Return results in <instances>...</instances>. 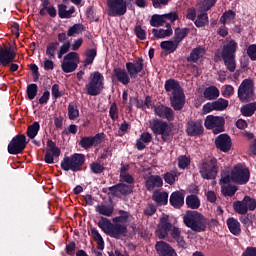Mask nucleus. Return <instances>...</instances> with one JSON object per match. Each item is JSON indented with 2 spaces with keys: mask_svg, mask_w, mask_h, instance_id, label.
Masks as SVG:
<instances>
[{
  "mask_svg": "<svg viewBox=\"0 0 256 256\" xmlns=\"http://www.w3.org/2000/svg\"><path fill=\"white\" fill-rule=\"evenodd\" d=\"M165 91L169 93L171 106L175 111H181L185 105V93L179 82L175 79H169L165 82Z\"/></svg>",
  "mask_w": 256,
  "mask_h": 256,
  "instance_id": "f257e3e1",
  "label": "nucleus"
},
{
  "mask_svg": "<svg viewBox=\"0 0 256 256\" xmlns=\"http://www.w3.org/2000/svg\"><path fill=\"white\" fill-rule=\"evenodd\" d=\"M251 179V171L245 164L235 165L230 174L222 176V183H236L237 185H247Z\"/></svg>",
  "mask_w": 256,
  "mask_h": 256,
  "instance_id": "f03ea898",
  "label": "nucleus"
},
{
  "mask_svg": "<svg viewBox=\"0 0 256 256\" xmlns=\"http://www.w3.org/2000/svg\"><path fill=\"white\" fill-rule=\"evenodd\" d=\"M183 223L195 233H202L207 229V219L198 211H187Z\"/></svg>",
  "mask_w": 256,
  "mask_h": 256,
  "instance_id": "7ed1b4c3",
  "label": "nucleus"
},
{
  "mask_svg": "<svg viewBox=\"0 0 256 256\" xmlns=\"http://www.w3.org/2000/svg\"><path fill=\"white\" fill-rule=\"evenodd\" d=\"M83 165H85V155L81 153H75L71 156H65L61 161V169L63 171H83Z\"/></svg>",
  "mask_w": 256,
  "mask_h": 256,
  "instance_id": "20e7f679",
  "label": "nucleus"
},
{
  "mask_svg": "<svg viewBox=\"0 0 256 256\" xmlns=\"http://www.w3.org/2000/svg\"><path fill=\"white\" fill-rule=\"evenodd\" d=\"M149 127L154 135H161L162 141H169L173 137V128L171 125L159 118L150 120Z\"/></svg>",
  "mask_w": 256,
  "mask_h": 256,
  "instance_id": "39448f33",
  "label": "nucleus"
},
{
  "mask_svg": "<svg viewBox=\"0 0 256 256\" xmlns=\"http://www.w3.org/2000/svg\"><path fill=\"white\" fill-rule=\"evenodd\" d=\"M105 85V77L99 71L90 74L89 82L86 84L85 89L87 95L95 97L100 95Z\"/></svg>",
  "mask_w": 256,
  "mask_h": 256,
  "instance_id": "423d86ee",
  "label": "nucleus"
},
{
  "mask_svg": "<svg viewBox=\"0 0 256 256\" xmlns=\"http://www.w3.org/2000/svg\"><path fill=\"white\" fill-rule=\"evenodd\" d=\"M199 173L202 179H215L217 177V173H219V166H217V159L215 158H207L202 160V162L198 166Z\"/></svg>",
  "mask_w": 256,
  "mask_h": 256,
  "instance_id": "0eeeda50",
  "label": "nucleus"
},
{
  "mask_svg": "<svg viewBox=\"0 0 256 256\" xmlns=\"http://www.w3.org/2000/svg\"><path fill=\"white\" fill-rule=\"evenodd\" d=\"M237 51V42L230 40L222 50V59H224L225 66L230 73L236 69L235 65V52Z\"/></svg>",
  "mask_w": 256,
  "mask_h": 256,
  "instance_id": "6e6552de",
  "label": "nucleus"
},
{
  "mask_svg": "<svg viewBox=\"0 0 256 256\" xmlns=\"http://www.w3.org/2000/svg\"><path fill=\"white\" fill-rule=\"evenodd\" d=\"M81 63V57L77 52H69L66 54L61 63V69L64 73H73L77 71Z\"/></svg>",
  "mask_w": 256,
  "mask_h": 256,
  "instance_id": "1a4fd4ad",
  "label": "nucleus"
},
{
  "mask_svg": "<svg viewBox=\"0 0 256 256\" xmlns=\"http://www.w3.org/2000/svg\"><path fill=\"white\" fill-rule=\"evenodd\" d=\"M254 97L255 92L253 91V80H243L238 88V99L242 103H248V101H253Z\"/></svg>",
  "mask_w": 256,
  "mask_h": 256,
  "instance_id": "9d476101",
  "label": "nucleus"
},
{
  "mask_svg": "<svg viewBox=\"0 0 256 256\" xmlns=\"http://www.w3.org/2000/svg\"><path fill=\"white\" fill-rule=\"evenodd\" d=\"M107 7L109 17H122L127 13V0H107Z\"/></svg>",
  "mask_w": 256,
  "mask_h": 256,
  "instance_id": "9b49d317",
  "label": "nucleus"
},
{
  "mask_svg": "<svg viewBox=\"0 0 256 256\" xmlns=\"http://www.w3.org/2000/svg\"><path fill=\"white\" fill-rule=\"evenodd\" d=\"M233 209L239 215H246L248 211L256 210V200L250 196H245L242 201H235Z\"/></svg>",
  "mask_w": 256,
  "mask_h": 256,
  "instance_id": "f8f14e48",
  "label": "nucleus"
},
{
  "mask_svg": "<svg viewBox=\"0 0 256 256\" xmlns=\"http://www.w3.org/2000/svg\"><path fill=\"white\" fill-rule=\"evenodd\" d=\"M25 147H27V137L23 134H19L8 144V153H10V155H19V153H23Z\"/></svg>",
  "mask_w": 256,
  "mask_h": 256,
  "instance_id": "ddd939ff",
  "label": "nucleus"
},
{
  "mask_svg": "<svg viewBox=\"0 0 256 256\" xmlns=\"http://www.w3.org/2000/svg\"><path fill=\"white\" fill-rule=\"evenodd\" d=\"M204 125L206 129H213V133L218 135V133H223L225 127V118L221 116L209 115L206 117Z\"/></svg>",
  "mask_w": 256,
  "mask_h": 256,
  "instance_id": "4468645a",
  "label": "nucleus"
},
{
  "mask_svg": "<svg viewBox=\"0 0 256 256\" xmlns=\"http://www.w3.org/2000/svg\"><path fill=\"white\" fill-rule=\"evenodd\" d=\"M16 57L17 52H15V48H13L12 46L0 47V63L4 67H7V65L13 63Z\"/></svg>",
  "mask_w": 256,
  "mask_h": 256,
  "instance_id": "2eb2a0df",
  "label": "nucleus"
},
{
  "mask_svg": "<svg viewBox=\"0 0 256 256\" xmlns=\"http://www.w3.org/2000/svg\"><path fill=\"white\" fill-rule=\"evenodd\" d=\"M59 155H61V149L57 147V144H55V142H53L52 140H48L44 156L45 163H55V159L59 158Z\"/></svg>",
  "mask_w": 256,
  "mask_h": 256,
  "instance_id": "dca6fc26",
  "label": "nucleus"
},
{
  "mask_svg": "<svg viewBox=\"0 0 256 256\" xmlns=\"http://www.w3.org/2000/svg\"><path fill=\"white\" fill-rule=\"evenodd\" d=\"M145 62L143 58H137L133 62L126 63V71H128L131 79H137V75L143 72Z\"/></svg>",
  "mask_w": 256,
  "mask_h": 256,
  "instance_id": "f3484780",
  "label": "nucleus"
},
{
  "mask_svg": "<svg viewBox=\"0 0 256 256\" xmlns=\"http://www.w3.org/2000/svg\"><path fill=\"white\" fill-rule=\"evenodd\" d=\"M104 134H96L95 136L82 137L79 145L82 149H91V147H97V145H101L103 143Z\"/></svg>",
  "mask_w": 256,
  "mask_h": 256,
  "instance_id": "a211bd4d",
  "label": "nucleus"
},
{
  "mask_svg": "<svg viewBox=\"0 0 256 256\" xmlns=\"http://www.w3.org/2000/svg\"><path fill=\"white\" fill-rule=\"evenodd\" d=\"M203 121L201 120H190L186 124V133L190 137H198L203 135Z\"/></svg>",
  "mask_w": 256,
  "mask_h": 256,
  "instance_id": "6ab92c4d",
  "label": "nucleus"
},
{
  "mask_svg": "<svg viewBox=\"0 0 256 256\" xmlns=\"http://www.w3.org/2000/svg\"><path fill=\"white\" fill-rule=\"evenodd\" d=\"M154 113L157 115V117H160L161 119H167V121H173L175 119V113L173 112V109L163 104H157L154 106Z\"/></svg>",
  "mask_w": 256,
  "mask_h": 256,
  "instance_id": "aec40b11",
  "label": "nucleus"
},
{
  "mask_svg": "<svg viewBox=\"0 0 256 256\" xmlns=\"http://www.w3.org/2000/svg\"><path fill=\"white\" fill-rule=\"evenodd\" d=\"M171 227L172 224L169 223L168 218H161L156 230V235L158 239H165V237H168L169 231H171Z\"/></svg>",
  "mask_w": 256,
  "mask_h": 256,
  "instance_id": "412c9836",
  "label": "nucleus"
},
{
  "mask_svg": "<svg viewBox=\"0 0 256 256\" xmlns=\"http://www.w3.org/2000/svg\"><path fill=\"white\" fill-rule=\"evenodd\" d=\"M215 145L217 149L223 151V153H227V151H231V137L227 134H221L216 138Z\"/></svg>",
  "mask_w": 256,
  "mask_h": 256,
  "instance_id": "4be33fe9",
  "label": "nucleus"
},
{
  "mask_svg": "<svg viewBox=\"0 0 256 256\" xmlns=\"http://www.w3.org/2000/svg\"><path fill=\"white\" fill-rule=\"evenodd\" d=\"M206 53L207 50L205 49V47L198 46L191 51L189 57L187 58V61L189 63H199L203 61Z\"/></svg>",
  "mask_w": 256,
  "mask_h": 256,
  "instance_id": "5701e85b",
  "label": "nucleus"
},
{
  "mask_svg": "<svg viewBox=\"0 0 256 256\" xmlns=\"http://www.w3.org/2000/svg\"><path fill=\"white\" fill-rule=\"evenodd\" d=\"M156 251L160 256H177V252L164 241L156 243Z\"/></svg>",
  "mask_w": 256,
  "mask_h": 256,
  "instance_id": "b1692460",
  "label": "nucleus"
},
{
  "mask_svg": "<svg viewBox=\"0 0 256 256\" xmlns=\"http://www.w3.org/2000/svg\"><path fill=\"white\" fill-rule=\"evenodd\" d=\"M113 78L118 81V83H121L122 85H129L131 83V76L129 75V72L125 69L116 68L113 72Z\"/></svg>",
  "mask_w": 256,
  "mask_h": 256,
  "instance_id": "393cba45",
  "label": "nucleus"
},
{
  "mask_svg": "<svg viewBox=\"0 0 256 256\" xmlns=\"http://www.w3.org/2000/svg\"><path fill=\"white\" fill-rule=\"evenodd\" d=\"M147 191H153L155 188L163 187V178L159 175H151L145 181Z\"/></svg>",
  "mask_w": 256,
  "mask_h": 256,
  "instance_id": "a878e982",
  "label": "nucleus"
},
{
  "mask_svg": "<svg viewBox=\"0 0 256 256\" xmlns=\"http://www.w3.org/2000/svg\"><path fill=\"white\" fill-rule=\"evenodd\" d=\"M127 233V225L121 224L119 222L112 224L110 228V237H114L115 239H119V237L125 235Z\"/></svg>",
  "mask_w": 256,
  "mask_h": 256,
  "instance_id": "bb28decb",
  "label": "nucleus"
},
{
  "mask_svg": "<svg viewBox=\"0 0 256 256\" xmlns=\"http://www.w3.org/2000/svg\"><path fill=\"white\" fill-rule=\"evenodd\" d=\"M170 203L175 209H181L185 205V195L181 191L173 192L170 196Z\"/></svg>",
  "mask_w": 256,
  "mask_h": 256,
  "instance_id": "cd10ccee",
  "label": "nucleus"
},
{
  "mask_svg": "<svg viewBox=\"0 0 256 256\" xmlns=\"http://www.w3.org/2000/svg\"><path fill=\"white\" fill-rule=\"evenodd\" d=\"M221 192L225 197H233L237 193V186L229 184V182H223V178L220 180Z\"/></svg>",
  "mask_w": 256,
  "mask_h": 256,
  "instance_id": "c85d7f7f",
  "label": "nucleus"
},
{
  "mask_svg": "<svg viewBox=\"0 0 256 256\" xmlns=\"http://www.w3.org/2000/svg\"><path fill=\"white\" fill-rule=\"evenodd\" d=\"M167 29H153L152 34L156 39H165V37H171L173 35V29L171 28V24L166 25Z\"/></svg>",
  "mask_w": 256,
  "mask_h": 256,
  "instance_id": "c756f323",
  "label": "nucleus"
},
{
  "mask_svg": "<svg viewBox=\"0 0 256 256\" xmlns=\"http://www.w3.org/2000/svg\"><path fill=\"white\" fill-rule=\"evenodd\" d=\"M114 195L119 197L120 195H129L133 192V186L125 185V184H118L113 188Z\"/></svg>",
  "mask_w": 256,
  "mask_h": 256,
  "instance_id": "7c9ffc66",
  "label": "nucleus"
},
{
  "mask_svg": "<svg viewBox=\"0 0 256 256\" xmlns=\"http://www.w3.org/2000/svg\"><path fill=\"white\" fill-rule=\"evenodd\" d=\"M152 199L158 205H167L169 201V194L167 192L155 191L153 193Z\"/></svg>",
  "mask_w": 256,
  "mask_h": 256,
  "instance_id": "2f4dec72",
  "label": "nucleus"
},
{
  "mask_svg": "<svg viewBox=\"0 0 256 256\" xmlns=\"http://www.w3.org/2000/svg\"><path fill=\"white\" fill-rule=\"evenodd\" d=\"M73 13H75V7H71L69 10H67L66 5H58V15L60 19H71Z\"/></svg>",
  "mask_w": 256,
  "mask_h": 256,
  "instance_id": "473e14b6",
  "label": "nucleus"
},
{
  "mask_svg": "<svg viewBox=\"0 0 256 256\" xmlns=\"http://www.w3.org/2000/svg\"><path fill=\"white\" fill-rule=\"evenodd\" d=\"M113 211H115L113 205L100 204L96 206V212L99 213V215H104V217H111Z\"/></svg>",
  "mask_w": 256,
  "mask_h": 256,
  "instance_id": "72a5a7b5",
  "label": "nucleus"
},
{
  "mask_svg": "<svg viewBox=\"0 0 256 256\" xmlns=\"http://www.w3.org/2000/svg\"><path fill=\"white\" fill-rule=\"evenodd\" d=\"M227 226L229 231L232 232L233 235H239L241 233V224L235 218H229L227 220Z\"/></svg>",
  "mask_w": 256,
  "mask_h": 256,
  "instance_id": "f704fd0d",
  "label": "nucleus"
},
{
  "mask_svg": "<svg viewBox=\"0 0 256 256\" xmlns=\"http://www.w3.org/2000/svg\"><path fill=\"white\" fill-rule=\"evenodd\" d=\"M203 95L208 101H213L219 97V89L215 86H210L204 90Z\"/></svg>",
  "mask_w": 256,
  "mask_h": 256,
  "instance_id": "c9c22d12",
  "label": "nucleus"
},
{
  "mask_svg": "<svg viewBox=\"0 0 256 256\" xmlns=\"http://www.w3.org/2000/svg\"><path fill=\"white\" fill-rule=\"evenodd\" d=\"M160 47L166 51V53H175V51H177V47H179V44L175 40L163 41L161 42Z\"/></svg>",
  "mask_w": 256,
  "mask_h": 256,
  "instance_id": "e433bc0d",
  "label": "nucleus"
},
{
  "mask_svg": "<svg viewBox=\"0 0 256 256\" xmlns=\"http://www.w3.org/2000/svg\"><path fill=\"white\" fill-rule=\"evenodd\" d=\"M186 205L190 209H199L201 207V200L196 195H190L186 198Z\"/></svg>",
  "mask_w": 256,
  "mask_h": 256,
  "instance_id": "4c0bfd02",
  "label": "nucleus"
},
{
  "mask_svg": "<svg viewBox=\"0 0 256 256\" xmlns=\"http://www.w3.org/2000/svg\"><path fill=\"white\" fill-rule=\"evenodd\" d=\"M187 35H189V28H177L173 39L179 45Z\"/></svg>",
  "mask_w": 256,
  "mask_h": 256,
  "instance_id": "58836bf2",
  "label": "nucleus"
},
{
  "mask_svg": "<svg viewBox=\"0 0 256 256\" xmlns=\"http://www.w3.org/2000/svg\"><path fill=\"white\" fill-rule=\"evenodd\" d=\"M118 214L120 216L114 217L112 219L113 223H120L121 225H125V223L129 221V217H131V214L124 210H119Z\"/></svg>",
  "mask_w": 256,
  "mask_h": 256,
  "instance_id": "ea45409f",
  "label": "nucleus"
},
{
  "mask_svg": "<svg viewBox=\"0 0 256 256\" xmlns=\"http://www.w3.org/2000/svg\"><path fill=\"white\" fill-rule=\"evenodd\" d=\"M166 20H165V15H159V14H155L151 17L150 20V25L152 27H163V25H165Z\"/></svg>",
  "mask_w": 256,
  "mask_h": 256,
  "instance_id": "a19ab883",
  "label": "nucleus"
},
{
  "mask_svg": "<svg viewBox=\"0 0 256 256\" xmlns=\"http://www.w3.org/2000/svg\"><path fill=\"white\" fill-rule=\"evenodd\" d=\"M170 235L179 245H185V240H183V236H181V229L178 227L172 226L170 229Z\"/></svg>",
  "mask_w": 256,
  "mask_h": 256,
  "instance_id": "79ce46f5",
  "label": "nucleus"
},
{
  "mask_svg": "<svg viewBox=\"0 0 256 256\" xmlns=\"http://www.w3.org/2000/svg\"><path fill=\"white\" fill-rule=\"evenodd\" d=\"M112 225L113 223H111V220L105 217H102L98 222V226L100 227V229H102V231H104V233H106V235H109V233L111 232Z\"/></svg>",
  "mask_w": 256,
  "mask_h": 256,
  "instance_id": "37998d69",
  "label": "nucleus"
},
{
  "mask_svg": "<svg viewBox=\"0 0 256 256\" xmlns=\"http://www.w3.org/2000/svg\"><path fill=\"white\" fill-rule=\"evenodd\" d=\"M57 49H59V42H52L47 45L46 55L48 59H55V53H57Z\"/></svg>",
  "mask_w": 256,
  "mask_h": 256,
  "instance_id": "c03bdc74",
  "label": "nucleus"
},
{
  "mask_svg": "<svg viewBox=\"0 0 256 256\" xmlns=\"http://www.w3.org/2000/svg\"><path fill=\"white\" fill-rule=\"evenodd\" d=\"M256 111V102L246 104L241 108V113L244 117H251Z\"/></svg>",
  "mask_w": 256,
  "mask_h": 256,
  "instance_id": "a18cd8bd",
  "label": "nucleus"
},
{
  "mask_svg": "<svg viewBox=\"0 0 256 256\" xmlns=\"http://www.w3.org/2000/svg\"><path fill=\"white\" fill-rule=\"evenodd\" d=\"M85 60H84V67L87 65H92L93 61H95V57H97V50L95 49H88L85 52Z\"/></svg>",
  "mask_w": 256,
  "mask_h": 256,
  "instance_id": "49530a36",
  "label": "nucleus"
},
{
  "mask_svg": "<svg viewBox=\"0 0 256 256\" xmlns=\"http://www.w3.org/2000/svg\"><path fill=\"white\" fill-rule=\"evenodd\" d=\"M79 117V108L76 106L75 103H70L68 105V118L70 121H75Z\"/></svg>",
  "mask_w": 256,
  "mask_h": 256,
  "instance_id": "de8ad7c7",
  "label": "nucleus"
},
{
  "mask_svg": "<svg viewBox=\"0 0 256 256\" xmlns=\"http://www.w3.org/2000/svg\"><path fill=\"white\" fill-rule=\"evenodd\" d=\"M209 23V16L207 15L206 12H202L200 14H198L194 24L197 27H205V25H207Z\"/></svg>",
  "mask_w": 256,
  "mask_h": 256,
  "instance_id": "09e8293b",
  "label": "nucleus"
},
{
  "mask_svg": "<svg viewBox=\"0 0 256 256\" xmlns=\"http://www.w3.org/2000/svg\"><path fill=\"white\" fill-rule=\"evenodd\" d=\"M233 21H235V12L232 10L226 11L220 18V23H222V25L233 23Z\"/></svg>",
  "mask_w": 256,
  "mask_h": 256,
  "instance_id": "8fccbe9b",
  "label": "nucleus"
},
{
  "mask_svg": "<svg viewBox=\"0 0 256 256\" xmlns=\"http://www.w3.org/2000/svg\"><path fill=\"white\" fill-rule=\"evenodd\" d=\"M83 31V24H74L68 29L67 35L68 37H75V35H79L80 33H83Z\"/></svg>",
  "mask_w": 256,
  "mask_h": 256,
  "instance_id": "3c124183",
  "label": "nucleus"
},
{
  "mask_svg": "<svg viewBox=\"0 0 256 256\" xmlns=\"http://www.w3.org/2000/svg\"><path fill=\"white\" fill-rule=\"evenodd\" d=\"M39 129V122H34L32 125L28 126L27 136L30 139H35V137H37V133H39Z\"/></svg>",
  "mask_w": 256,
  "mask_h": 256,
  "instance_id": "603ef678",
  "label": "nucleus"
},
{
  "mask_svg": "<svg viewBox=\"0 0 256 256\" xmlns=\"http://www.w3.org/2000/svg\"><path fill=\"white\" fill-rule=\"evenodd\" d=\"M215 3H217V0H200L198 7L200 11H209V9H211Z\"/></svg>",
  "mask_w": 256,
  "mask_h": 256,
  "instance_id": "864d4df0",
  "label": "nucleus"
},
{
  "mask_svg": "<svg viewBox=\"0 0 256 256\" xmlns=\"http://www.w3.org/2000/svg\"><path fill=\"white\" fill-rule=\"evenodd\" d=\"M229 107V101L219 98L218 100L214 101V109L215 111H225Z\"/></svg>",
  "mask_w": 256,
  "mask_h": 256,
  "instance_id": "5fc2aeb1",
  "label": "nucleus"
},
{
  "mask_svg": "<svg viewBox=\"0 0 256 256\" xmlns=\"http://www.w3.org/2000/svg\"><path fill=\"white\" fill-rule=\"evenodd\" d=\"M70 49H71V42H69V41L64 42V43L60 46V48H59V50H58V52H57V57H58V59H63V56H64L65 54L69 53V50H70Z\"/></svg>",
  "mask_w": 256,
  "mask_h": 256,
  "instance_id": "6e6d98bb",
  "label": "nucleus"
},
{
  "mask_svg": "<svg viewBox=\"0 0 256 256\" xmlns=\"http://www.w3.org/2000/svg\"><path fill=\"white\" fill-rule=\"evenodd\" d=\"M37 91H38V87L37 84H30L27 86V97L30 101H33V99H35V97H37Z\"/></svg>",
  "mask_w": 256,
  "mask_h": 256,
  "instance_id": "4d7b16f0",
  "label": "nucleus"
},
{
  "mask_svg": "<svg viewBox=\"0 0 256 256\" xmlns=\"http://www.w3.org/2000/svg\"><path fill=\"white\" fill-rule=\"evenodd\" d=\"M134 33L136 37L140 39V41H145L147 39V32L145 31V29H143V27H141V25L135 26Z\"/></svg>",
  "mask_w": 256,
  "mask_h": 256,
  "instance_id": "13d9d810",
  "label": "nucleus"
},
{
  "mask_svg": "<svg viewBox=\"0 0 256 256\" xmlns=\"http://www.w3.org/2000/svg\"><path fill=\"white\" fill-rule=\"evenodd\" d=\"M109 115L112 121H117L119 119V108L117 107V103H112L110 106Z\"/></svg>",
  "mask_w": 256,
  "mask_h": 256,
  "instance_id": "bf43d9fd",
  "label": "nucleus"
},
{
  "mask_svg": "<svg viewBox=\"0 0 256 256\" xmlns=\"http://www.w3.org/2000/svg\"><path fill=\"white\" fill-rule=\"evenodd\" d=\"M171 3V0H152V5L154 9H162L167 7Z\"/></svg>",
  "mask_w": 256,
  "mask_h": 256,
  "instance_id": "052dcab7",
  "label": "nucleus"
},
{
  "mask_svg": "<svg viewBox=\"0 0 256 256\" xmlns=\"http://www.w3.org/2000/svg\"><path fill=\"white\" fill-rule=\"evenodd\" d=\"M177 179V175L173 172H167L164 174V181L168 183V185H173Z\"/></svg>",
  "mask_w": 256,
  "mask_h": 256,
  "instance_id": "680f3d73",
  "label": "nucleus"
},
{
  "mask_svg": "<svg viewBox=\"0 0 256 256\" xmlns=\"http://www.w3.org/2000/svg\"><path fill=\"white\" fill-rule=\"evenodd\" d=\"M90 169H91L92 173H103V171H105V166H103L99 162H93L90 165Z\"/></svg>",
  "mask_w": 256,
  "mask_h": 256,
  "instance_id": "e2e57ef3",
  "label": "nucleus"
},
{
  "mask_svg": "<svg viewBox=\"0 0 256 256\" xmlns=\"http://www.w3.org/2000/svg\"><path fill=\"white\" fill-rule=\"evenodd\" d=\"M191 163V160H189V158H187L186 156H180L178 158V166L180 167V169H185L186 167H189Z\"/></svg>",
  "mask_w": 256,
  "mask_h": 256,
  "instance_id": "0e129e2a",
  "label": "nucleus"
},
{
  "mask_svg": "<svg viewBox=\"0 0 256 256\" xmlns=\"http://www.w3.org/2000/svg\"><path fill=\"white\" fill-rule=\"evenodd\" d=\"M165 21H170V23H175V21H178L179 19V13L177 12H170L167 14H164Z\"/></svg>",
  "mask_w": 256,
  "mask_h": 256,
  "instance_id": "69168bd1",
  "label": "nucleus"
},
{
  "mask_svg": "<svg viewBox=\"0 0 256 256\" xmlns=\"http://www.w3.org/2000/svg\"><path fill=\"white\" fill-rule=\"evenodd\" d=\"M247 55L251 61H256V44H252L247 48Z\"/></svg>",
  "mask_w": 256,
  "mask_h": 256,
  "instance_id": "338daca9",
  "label": "nucleus"
},
{
  "mask_svg": "<svg viewBox=\"0 0 256 256\" xmlns=\"http://www.w3.org/2000/svg\"><path fill=\"white\" fill-rule=\"evenodd\" d=\"M242 256H256V248L248 247Z\"/></svg>",
  "mask_w": 256,
  "mask_h": 256,
  "instance_id": "774afa93",
  "label": "nucleus"
}]
</instances>
